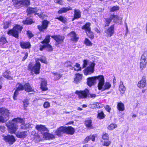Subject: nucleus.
Instances as JSON below:
<instances>
[{
    "mask_svg": "<svg viewBox=\"0 0 147 147\" xmlns=\"http://www.w3.org/2000/svg\"><path fill=\"white\" fill-rule=\"evenodd\" d=\"M19 123L22 124L21 125V129H25L27 128V126L24 124L23 119L20 118H14L6 123V125L8 127L9 132L11 134L15 133L18 129Z\"/></svg>",
    "mask_w": 147,
    "mask_h": 147,
    "instance_id": "nucleus-1",
    "label": "nucleus"
},
{
    "mask_svg": "<svg viewBox=\"0 0 147 147\" xmlns=\"http://www.w3.org/2000/svg\"><path fill=\"white\" fill-rule=\"evenodd\" d=\"M98 79V88L99 90H102L104 91L109 89L111 86V84L109 82H106L105 83V78L103 75L100 76Z\"/></svg>",
    "mask_w": 147,
    "mask_h": 147,
    "instance_id": "nucleus-2",
    "label": "nucleus"
},
{
    "mask_svg": "<svg viewBox=\"0 0 147 147\" xmlns=\"http://www.w3.org/2000/svg\"><path fill=\"white\" fill-rule=\"evenodd\" d=\"M39 61L45 63H47L45 57H42L40 59H36V64L33 66L31 69L32 71L34 72L36 74H39L40 68V64Z\"/></svg>",
    "mask_w": 147,
    "mask_h": 147,
    "instance_id": "nucleus-3",
    "label": "nucleus"
},
{
    "mask_svg": "<svg viewBox=\"0 0 147 147\" xmlns=\"http://www.w3.org/2000/svg\"><path fill=\"white\" fill-rule=\"evenodd\" d=\"M22 28H23L20 25H16L12 29L8 31L7 34L9 36L18 37L19 33L21 32Z\"/></svg>",
    "mask_w": 147,
    "mask_h": 147,
    "instance_id": "nucleus-4",
    "label": "nucleus"
},
{
    "mask_svg": "<svg viewBox=\"0 0 147 147\" xmlns=\"http://www.w3.org/2000/svg\"><path fill=\"white\" fill-rule=\"evenodd\" d=\"M49 41L50 37H46L41 42V43L43 44V45L40 46V51H42L44 49L46 48L48 51H52L53 49L52 47L48 44Z\"/></svg>",
    "mask_w": 147,
    "mask_h": 147,
    "instance_id": "nucleus-5",
    "label": "nucleus"
},
{
    "mask_svg": "<svg viewBox=\"0 0 147 147\" xmlns=\"http://www.w3.org/2000/svg\"><path fill=\"white\" fill-rule=\"evenodd\" d=\"M9 113V111L7 109L4 108H0V122L3 121L4 117L6 116L8 117Z\"/></svg>",
    "mask_w": 147,
    "mask_h": 147,
    "instance_id": "nucleus-6",
    "label": "nucleus"
},
{
    "mask_svg": "<svg viewBox=\"0 0 147 147\" xmlns=\"http://www.w3.org/2000/svg\"><path fill=\"white\" fill-rule=\"evenodd\" d=\"M89 93V90L87 89H85L83 90H77L76 92V93L78 95L80 98H86L88 95Z\"/></svg>",
    "mask_w": 147,
    "mask_h": 147,
    "instance_id": "nucleus-7",
    "label": "nucleus"
},
{
    "mask_svg": "<svg viewBox=\"0 0 147 147\" xmlns=\"http://www.w3.org/2000/svg\"><path fill=\"white\" fill-rule=\"evenodd\" d=\"M147 59V51H145L142 55L140 62V68L142 69L146 65Z\"/></svg>",
    "mask_w": 147,
    "mask_h": 147,
    "instance_id": "nucleus-8",
    "label": "nucleus"
},
{
    "mask_svg": "<svg viewBox=\"0 0 147 147\" xmlns=\"http://www.w3.org/2000/svg\"><path fill=\"white\" fill-rule=\"evenodd\" d=\"M102 75H99L98 76H95L92 77H89L87 78V84L88 85L91 86H92L94 84L96 83V80L97 79L98 80L99 82V78L102 76Z\"/></svg>",
    "mask_w": 147,
    "mask_h": 147,
    "instance_id": "nucleus-9",
    "label": "nucleus"
},
{
    "mask_svg": "<svg viewBox=\"0 0 147 147\" xmlns=\"http://www.w3.org/2000/svg\"><path fill=\"white\" fill-rule=\"evenodd\" d=\"M94 66V63H92L91 64L90 66H88L84 70V75H87L93 73Z\"/></svg>",
    "mask_w": 147,
    "mask_h": 147,
    "instance_id": "nucleus-10",
    "label": "nucleus"
},
{
    "mask_svg": "<svg viewBox=\"0 0 147 147\" xmlns=\"http://www.w3.org/2000/svg\"><path fill=\"white\" fill-rule=\"evenodd\" d=\"M90 23H87L84 26H82V28L85 30L87 35L88 37H92V33L90 31Z\"/></svg>",
    "mask_w": 147,
    "mask_h": 147,
    "instance_id": "nucleus-11",
    "label": "nucleus"
},
{
    "mask_svg": "<svg viewBox=\"0 0 147 147\" xmlns=\"http://www.w3.org/2000/svg\"><path fill=\"white\" fill-rule=\"evenodd\" d=\"M12 1L15 5H22L27 6L30 4V0H12Z\"/></svg>",
    "mask_w": 147,
    "mask_h": 147,
    "instance_id": "nucleus-12",
    "label": "nucleus"
},
{
    "mask_svg": "<svg viewBox=\"0 0 147 147\" xmlns=\"http://www.w3.org/2000/svg\"><path fill=\"white\" fill-rule=\"evenodd\" d=\"M3 139L5 142H8L11 144H13L15 141L14 137L12 135H9L3 136Z\"/></svg>",
    "mask_w": 147,
    "mask_h": 147,
    "instance_id": "nucleus-13",
    "label": "nucleus"
},
{
    "mask_svg": "<svg viewBox=\"0 0 147 147\" xmlns=\"http://www.w3.org/2000/svg\"><path fill=\"white\" fill-rule=\"evenodd\" d=\"M49 23V22L47 20H44L42 22V24L41 26L39 25L38 26V29L40 31H43L45 30L47 28Z\"/></svg>",
    "mask_w": 147,
    "mask_h": 147,
    "instance_id": "nucleus-14",
    "label": "nucleus"
},
{
    "mask_svg": "<svg viewBox=\"0 0 147 147\" xmlns=\"http://www.w3.org/2000/svg\"><path fill=\"white\" fill-rule=\"evenodd\" d=\"M146 85L145 77L144 76L142 79L138 82V86L140 88H143L145 87Z\"/></svg>",
    "mask_w": 147,
    "mask_h": 147,
    "instance_id": "nucleus-15",
    "label": "nucleus"
},
{
    "mask_svg": "<svg viewBox=\"0 0 147 147\" xmlns=\"http://www.w3.org/2000/svg\"><path fill=\"white\" fill-rule=\"evenodd\" d=\"M113 17V22L115 23H118L120 24H121L122 23L123 18L119 16H118L115 15H112Z\"/></svg>",
    "mask_w": 147,
    "mask_h": 147,
    "instance_id": "nucleus-16",
    "label": "nucleus"
},
{
    "mask_svg": "<svg viewBox=\"0 0 147 147\" xmlns=\"http://www.w3.org/2000/svg\"><path fill=\"white\" fill-rule=\"evenodd\" d=\"M20 45L21 48L24 49H29L31 47L30 43L28 42H21Z\"/></svg>",
    "mask_w": 147,
    "mask_h": 147,
    "instance_id": "nucleus-17",
    "label": "nucleus"
},
{
    "mask_svg": "<svg viewBox=\"0 0 147 147\" xmlns=\"http://www.w3.org/2000/svg\"><path fill=\"white\" fill-rule=\"evenodd\" d=\"M16 136L20 138H24L27 135V131H26L22 132L18 131L16 134Z\"/></svg>",
    "mask_w": 147,
    "mask_h": 147,
    "instance_id": "nucleus-18",
    "label": "nucleus"
},
{
    "mask_svg": "<svg viewBox=\"0 0 147 147\" xmlns=\"http://www.w3.org/2000/svg\"><path fill=\"white\" fill-rule=\"evenodd\" d=\"M65 127H61L57 129L56 131L55 134L57 135L61 136L62 134L65 133Z\"/></svg>",
    "mask_w": 147,
    "mask_h": 147,
    "instance_id": "nucleus-19",
    "label": "nucleus"
},
{
    "mask_svg": "<svg viewBox=\"0 0 147 147\" xmlns=\"http://www.w3.org/2000/svg\"><path fill=\"white\" fill-rule=\"evenodd\" d=\"M65 133L70 135H73L75 132L74 129L71 126L65 127Z\"/></svg>",
    "mask_w": 147,
    "mask_h": 147,
    "instance_id": "nucleus-20",
    "label": "nucleus"
},
{
    "mask_svg": "<svg viewBox=\"0 0 147 147\" xmlns=\"http://www.w3.org/2000/svg\"><path fill=\"white\" fill-rule=\"evenodd\" d=\"M35 128L38 131H40L42 132V131H48L47 128L44 125H37Z\"/></svg>",
    "mask_w": 147,
    "mask_h": 147,
    "instance_id": "nucleus-21",
    "label": "nucleus"
},
{
    "mask_svg": "<svg viewBox=\"0 0 147 147\" xmlns=\"http://www.w3.org/2000/svg\"><path fill=\"white\" fill-rule=\"evenodd\" d=\"M24 89L27 92H32L34 91V90L30 85L29 83H26L24 85Z\"/></svg>",
    "mask_w": 147,
    "mask_h": 147,
    "instance_id": "nucleus-22",
    "label": "nucleus"
},
{
    "mask_svg": "<svg viewBox=\"0 0 147 147\" xmlns=\"http://www.w3.org/2000/svg\"><path fill=\"white\" fill-rule=\"evenodd\" d=\"M38 9L37 8L29 7L27 9V12L28 14H32L37 12Z\"/></svg>",
    "mask_w": 147,
    "mask_h": 147,
    "instance_id": "nucleus-23",
    "label": "nucleus"
},
{
    "mask_svg": "<svg viewBox=\"0 0 147 147\" xmlns=\"http://www.w3.org/2000/svg\"><path fill=\"white\" fill-rule=\"evenodd\" d=\"M56 41L55 45L57 47H59V45L64 40L63 37H54Z\"/></svg>",
    "mask_w": 147,
    "mask_h": 147,
    "instance_id": "nucleus-24",
    "label": "nucleus"
},
{
    "mask_svg": "<svg viewBox=\"0 0 147 147\" xmlns=\"http://www.w3.org/2000/svg\"><path fill=\"white\" fill-rule=\"evenodd\" d=\"M10 73V71L8 70L5 71L3 74V77L9 80L12 79V77L9 76Z\"/></svg>",
    "mask_w": 147,
    "mask_h": 147,
    "instance_id": "nucleus-25",
    "label": "nucleus"
},
{
    "mask_svg": "<svg viewBox=\"0 0 147 147\" xmlns=\"http://www.w3.org/2000/svg\"><path fill=\"white\" fill-rule=\"evenodd\" d=\"M72 9V8L69 7H63L61 8L60 10H59L58 11V13L59 14H61L66 12L69 10H71Z\"/></svg>",
    "mask_w": 147,
    "mask_h": 147,
    "instance_id": "nucleus-26",
    "label": "nucleus"
},
{
    "mask_svg": "<svg viewBox=\"0 0 147 147\" xmlns=\"http://www.w3.org/2000/svg\"><path fill=\"white\" fill-rule=\"evenodd\" d=\"M76 77L74 78V82L76 83L81 80L82 79V74H81L79 73L76 74Z\"/></svg>",
    "mask_w": 147,
    "mask_h": 147,
    "instance_id": "nucleus-27",
    "label": "nucleus"
},
{
    "mask_svg": "<svg viewBox=\"0 0 147 147\" xmlns=\"http://www.w3.org/2000/svg\"><path fill=\"white\" fill-rule=\"evenodd\" d=\"M102 107V104L98 102L90 105V107L92 108H100Z\"/></svg>",
    "mask_w": 147,
    "mask_h": 147,
    "instance_id": "nucleus-28",
    "label": "nucleus"
},
{
    "mask_svg": "<svg viewBox=\"0 0 147 147\" xmlns=\"http://www.w3.org/2000/svg\"><path fill=\"white\" fill-rule=\"evenodd\" d=\"M113 17L112 15H111L109 18H107L105 19V27L108 26H109V24L113 20Z\"/></svg>",
    "mask_w": 147,
    "mask_h": 147,
    "instance_id": "nucleus-29",
    "label": "nucleus"
},
{
    "mask_svg": "<svg viewBox=\"0 0 147 147\" xmlns=\"http://www.w3.org/2000/svg\"><path fill=\"white\" fill-rule=\"evenodd\" d=\"M81 17L80 12L79 10L75 9L74 11V18L73 19V20L75 19H78Z\"/></svg>",
    "mask_w": 147,
    "mask_h": 147,
    "instance_id": "nucleus-30",
    "label": "nucleus"
},
{
    "mask_svg": "<svg viewBox=\"0 0 147 147\" xmlns=\"http://www.w3.org/2000/svg\"><path fill=\"white\" fill-rule=\"evenodd\" d=\"M40 88L43 91H45L47 90V82L45 80H44L41 82Z\"/></svg>",
    "mask_w": 147,
    "mask_h": 147,
    "instance_id": "nucleus-31",
    "label": "nucleus"
},
{
    "mask_svg": "<svg viewBox=\"0 0 147 147\" xmlns=\"http://www.w3.org/2000/svg\"><path fill=\"white\" fill-rule=\"evenodd\" d=\"M119 90L121 93L123 94L125 90V87L124 86L123 82L121 81L119 88Z\"/></svg>",
    "mask_w": 147,
    "mask_h": 147,
    "instance_id": "nucleus-32",
    "label": "nucleus"
},
{
    "mask_svg": "<svg viewBox=\"0 0 147 147\" xmlns=\"http://www.w3.org/2000/svg\"><path fill=\"white\" fill-rule=\"evenodd\" d=\"M117 108L118 110L120 111H123L125 109L124 104L121 102L118 103Z\"/></svg>",
    "mask_w": 147,
    "mask_h": 147,
    "instance_id": "nucleus-33",
    "label": "nucleus"
},
{
    "mask_svg": "<svg viewBox=\"0 0 147 147\" xmlns=\"http://www.w3.org/2000/svg\"><path fill=\"white\" fill-rule=\"evenodd\" d=\"M16 90L19 91L20 90H24V85L21 84L20 83H18L16 86Z\"/></svg>",
    "mask_w": 147,
    "mask_h": 147,
    "instance_id": "nucleus-34",
    "label": "nucleus"
},
{
    "mask_svg": "<svg viewBox=\"0 0 147 147\" xmlns=\"http://www.w3.org/2000/svg\"><path fill=\"white\" fill-rule=\"evenodd\" d=\"M55 19H57L61 21L62 22L65 23L67 22V19L62 16H60L59 17H57L55 18Z\"/></svg>",
    "mask_w": 147,
    "mask_h": 147,
    "instance_id": "nucleus-35",
    "label": "nucleus"
},
{
    "mask_svg": "<svg viewBox=\"0 0 147 147\" xmlns=\"http://www.w3.org/2000/svg\"><path fill=\"white\" fill-rule=\"evenodd\" d=\"M114 25H112L107 30V32L109 33L110 36H112V34H113L114 32Z\"/></svg>",
    "mask_w": 147,
    "mask_h": 147,
    "instance_id": "nucleus-36",
    "label": "nucleus"
},
{
    "mask_svg": "<svg viewBox=\"0 0 147 147\" xmlns=\"http://www.w3.org/2000/svg\"><path fill=\"white\" fill-rule=\"evenodd\" d=\"M94 63H93L90 62L87 60H84L83 61V68L86 67L87 66H90L91 64Z\"/></svg>",
    "mask_w": 147,
    "mask_h": 147,
    "instance_id": "nucleus-37",
    "label": "nucleus"
},
{
    "mask_svg": "<svg viewBox=\"0 0 147 147\" xmlns=\"http://www.w3.org/2000/svg\"><path fill=\"white\" fill-rule=\"evenodd\" d=\"M84 44L87 46L91 47L92 45V43L88 39L86 38L84 41Z\"/></svg>",
    "mask_w": 147,
    "mask_h": 147,
    "instance_id": "nucleus-38",
    "label": "nucleus"
},
{
    "mask_svg": "<svg viewBox=\"0 0 147 147\" xmlns=\"http://www.w3.org/2000/svg\"><path fill=\"white\" fill-rule=\"evenodd\" d=\"M102 144L104 146H109L111 142L109 140H104V141H102Z\"/></svg>",
    "mask_w": 147,
    "mask_h": 147,
    "instance_id": "nucleus-39",
    "label": "nucleus"
},
{
    "mask_svg": "<svg viewBox=\"0 0 147 147\" xmlns=\"http://www.w3.org/2000/svg\"><path fill=\"white\" fill-rule=\"evenodd\" d=\"M32 138H33V140L35 142H36L37 143L39 142L40 140L41 139L40 137L37 134H36L35 136L34 137H32Z\"/></svg>",
    "mask_w": 147,
    "mask_h": 147,
    "instance_id": "nucleus-40",
    "label": "nucleus"
},
{
    "mask_svg": "<svg viewBox=\"0 0 147 147\" xmlns=\"http://www.w3.org/2000/svg\"><path fill=\"white\" fill-rule=\"evenodd\" d=\"M117 126V125L115 123H112L109 125L108 127V129L109 130H113Z\"/></svg>",
    "mask_w": 147,
    "mask_h": 147,
    "instance_id": "nucleus-41",
    "label": "nucleus"
},
{
    "mask_svg": "<svg viewBox=\"0 0 147 147\" xmlns=\"http://www.w3.org/2000/svg\"><path fill=\"white\" fill-rule=\"evenodd\" d=\"M53 75L54 76V79L55 80H57L60 79L61 77V75L56 73H53Z\"/></svg>",
    "mask_w": 147,
    "mask_h": 147,
    "instance_id": "nucleus-42",
    "label": "nucleus"
},
{
    "mask_svg": "<svg viewBox=\"0 0 147 147\" xmlns=\"http://www.w3.org/2000/svg\"><path fill=\"white\" fill-rule=\"evenodd\" d=\"M85 124L87 127L91 128L92 126L91 120H89L86 121H85Z\"/></svg>",
    "mask_w": 147,
    "mask_h": 147,
    "instance_id": "nucleus-43",
    "label": "nucleus"
},
{
    "mask_svg": "<svg viewBox=\"0 0 147 147\" xmlns=\"http://www.w3.org/2000/svg\"><path fill=\"white\" fill-rule=\"evenodd\" d=\"M98 117L99 119H102L104 117V114L102 111H100V112L98 111Z\"/></svg>",
    "mask_w": 147,
    "mask_h": 147,
    "instance_id": "nucleus-44",
    "label": "nucleus"
},
{
    "mask_svg": "<svg viewBox=\"0 0 147 147\" xmlns=\"http://www.w3.org/2000/svg\"><path fill=\"white\" fill-rule=\"evenodd\" d=\"M119 7L118 6H114L112 7L110 9L111 12H114L119 10Z\"/></svg>",
    "mask_w": 147,
    "mask_h": 147,
    "instance_id": "nucleus-45",
    "label": "nucleus"
},
{
    "mask_svg": "<svg viewBox=\"0 0 147 147\" xmlns=\"http://www.w3.org/2000/svg\"><path fill=\"white\" fill-rule=\"evenodd\" d=\"M4 28L6 29L11 26V22L9 21L6 22L4 23Z\"/></svg>",
    "mask_w": 147,
    "mask_h": 147,
    "instance_id": "nucleus-46",
    "label": "nucleus"
},
{
    "mask_svg": "<svg viewBox=\"0 0 147 147\" xmlns=\"http://www.w3.org/2000/svg\"><path fill=\"white\" fill-rule=\"evenodd\" d=\"M23 22L24 24H30L33 23V22L31 20H25Z\"/></svg>",
    "mask_w": 147,
    "mask_h": 147,
    "instance_id": "nucleus-47",
    "label": "nucleus"
},
{
    "mask_svg": "<svg viewBox=\"0 0 147 147\" xmlns=\"http://www.w3.org/2000/svg\"><path fill=\"white\" fill-rule=\"evenodd\" d=\"M43 106L45 108H49L50 106V103L49 102L47 101L45 102L43 104Z\"/></svg>",
    "mask_w": 147,
    "mask_h": 147,
    "instance_id": "nucleus-48",
    "label": "nucleus"
},
{
    "mask_svg": "<svg viewBox=\"0 0 147 147\" xmlns=\"http://www.w3.org/2000/svg\"><path fill=\"white\" fill-rule=\"evenodd\" d=\"M102 138L104 140H109V135L108 134L105 133L103 134L102 136Z\"/></svg>",
    "mask_w": 147,
    "mask_h": 147,
    "instance_id": "nucleus-49",
    "label": "nucleus"
},
{
    "mask_svg": "<svg viewBox=\"0 0 147 147\" xmlns=\"http://www.w3.org/2000/svg\"><path fill=\"white\" fill-rule=\"evenodd\" d=\"M18 94V91L16 90L14 93V95H13V98L14 100H16V97Z\"/></svg>",
    "mask_w": 147,
    "mask_h": 147,
    "instance_id": "nucleus-50",
    "label": "nucleus"
},
{
    "mask_svg": "<svg viewBox=\"0 0 147 147\" xmlns=\"http://www.w3.org/2000/svg\"><path fill=\"white\" fill-rule=\"evenodd\" d=\"M68 36L70 37H76V33L74 31L71 32L68 34Z\"/></svg>",
    "mask_w": 147,
    "mask_h": 147,
    "instance_id": "nucleus-51",
    "label": "nucleus"
},
{
    "mask_svg": "<svg viewBox=\"0 0 147 147\" xmlns=\"http://www.w3.org/2000/svg\"><path fill=\"white\" fill-rule=\"evenodd\" d=\"M55 138L54 135L52 134H49L47 137V140L52 139Z\"/></svg>",
    "mask_w": 147,
    "mask_h": 147,
    "instance_id": "nucleus-52",
    "label": "nucleus"
},
{
    "mask_svg": "<svg viewBox=\"0 0 147 147\" xmlns=\"http://www.w3.org/2000/svg\"><path fill=\"white\" fill-rule=\"evenodd\" d=\"M23 103L24 106V107H26L29 104L28 101L27 100H25L23 101Z\"/></svg>",
    "mask_w": 147,
    "mask_h": 147,
    "instance_id": "nucleus-53",
    "label": "nucleus"
},
{
    "mask_svg": "<svg viewBox=\"0 0 147 147\" xmlns=\"http://www.w3.org/2000/svg\"><path fill=\"white\" fill-rule=\"evenodd\" d=\"M55 2L61 5H62L63 4L62 0H55Z\"/></svg>",
    "mask_w": 147,
    "mask_h": 147,
    "instance_id": "nucleus-54",
    "label": "nucleus"
},
{
    "mask_svg": "<svg viewBox=\"0 0 147 147\" xmlns=\"http://www.w3.org/2000/svg\"><path fill=\"white\" fill-rule=\"evenodd\" d=\"M90 140V136H88L83 141V143H86L88 142Z\"/></svg>",
    "mask_w": 147,
    "mask_h": 147,
    "instance_id": "nucleus-55",
    "label": "nucleus"
},
{
    "mask_svg": "<svg viewBox=\"0 0 147 147\" xmlns=\"http://www.w3.org/2000/svg\"><path fill=\"white\" fill-rule=\"evenodd\" d=\"M22 54H25V56L23 58V60H24L25 59H26L27 57L28 56V53L26 52H22Z\"/></svg>",
    "mask_w": 147,
    "mask_h": 147,
    "instance_id": "nucleus-56",
    "label": "nucleus"
},
{
    "mask_svg": "<svg viewBox=\"0 0 147 147\" xmlns=\"http://www.w3.org/2000/svg\"><path fill=\"white\" fill-rule=\"evenodd\" d=\"M72 65V63L69 61L65 63V65L67 67L71 66Z\"/></svg>",
    "mask_w": 147,
    "mask_h": 147,
    "instance_id": "nucleus-57",
    "label": "nucleus"
},
{
    "mask_svg": "<svg viewBox=\"0 0 147 147\" xmlns=\"http://www.w3.org/2000/svg\"><path fill=\"white\" fill-rule=\"evenodd\" d=\"M106 110L108 112H110V111L111 109V108L109 105H107L105 107Z\"/></svg>",
    "mask_w": 147,
    "mask_h": 147,
    "instance_id": "nucleus-58",
    "label": "nucleus"
},
{
    "mask_svg": "<svg viewBox=\"0 0 147 147\" xmlns=\"http://www.w3.org/2000/svg\"><path fill=\"white\" fill-rule=\"evenodd\" d=\"M27 34L29 37H33L34 36V35L31 32L29 31L27 32Z\"/></svg>",
    "mask_w": 147,
    "mask_h": 147,
    "instance_id": "nucleus-59",
    "label": "nucleus"
},
{
    "mask_svg": "<svg viewBox=\"0 0 147 147\" xmlns=\"http://www.w3.org/2000/svg\"><path fill=\"white\" fill-rule=\"evenodd\" d=\"M1 41L3 42V44L5 43L6 42V40L5 37H1Z\"/></svg>",
    "mask_w": 147,
    "mask_h": 147,
    "instance_id": "nucleus-60",
    "label": "nucleus"
},
{
    "mask_svg": "<svg viewBox=\"0 0 147 147\" xmlns=\"http://www.w3.org/2000/svg\"><path fill=\"white\" fill-rule=\"evenodd\" d=\"M49 133L48 132H45L44 133L43 136V137L45 138L47 140V137L48 136Z\"/></svg>",
    "mask_w": 147,
    "mask_h": 147,
    "instance_id": "nucleus-61",
    "label": "nucleus"
},
{
    "mask_svg": "<svg viewBox=\"0 0 147 147\" xmlns=\"http://www.w3.org/2000/svg\"><path fill=\"white\" fill-rule=\"evenodd\" d=\"M78 39V37H72L71 40L74 42H76Z\"/></svg>",
    "mask_w": 147,
    "mask_h": 147,
    "instance_id": "nucleus-62",
    "label": "nucleus"
},
{
    "mask_svg": "<svg viewBox=\"0 0 147 147\" xmlns=\"http://www.w3.org/2000/svg\"><path fill=\"white\" fill-rule=\"evenodd\" d=\"M90 140L91 139L94 142L95 140V136H94V135H90Z\"/></svg>",
    "mask_w": 147,
    "mask_h": 147,
    "instance_id": "nucleus-63",
    "label": "nucleus"
},
{
    "mask_svg": "<svg viewBox=\"0 0 147 147\" xmlns=\"http://www.w3.org/2000/svg\"><path fill=\"white\" fill-rule=\"evenodd\" d=\"M36 134H37L36 133L35 131H33L32 132L31 135L32 136H33V137L35 136Z\"/></svg>",
    "mask_w": 147,
    "mask_h": 147,
    "instance_id": "nucleus-64",
    "label": "nucleus"
}]
</instances>
